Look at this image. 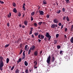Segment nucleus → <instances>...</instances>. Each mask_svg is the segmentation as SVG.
<instances>
[{
    "label": "nucleus",
    "mask_w": 73,
    "mask_h": 73,
    "mask_svg": "<svg viewBox=\"0 0 73 73\" xmlns=\"http://www.w3.org/2000/svg\"><path fill=\"white\" fill-rule=\"evenodd\" d=\"M57 40H54V44H57Z\"/></svg>",
    "instance_id": "nucleus-19"
},
{
    "label": "nucleus",
    "mask_w": 73,
    "mask_h": 73,
    "mask_svg": "<svg viewBox=\"0 0 73 73\" xmlns=\"http://www.w3.org/2000/svg\"><path fill=\"white\" fill-rule=\"evenodd\" d=\"M31 52V48H30V49H29V52Z\"/></svg>",
    "instance_id": "nucleus-59"
},
{
    "label": "nucleus",
    "mask_w": 73,
    "mask_h": 73,
    "mask_svg": "<svg viewBox=\"0 0 73 73\" xmlns=\"http://www.w3.org/2000/svg\"><path fill=\"white\" fill-rule=\"evenodd\" d=\"M45 36L46 37H47L48 38V41H49L50 40V38H51V36L49 34V33H46V35H45Z\"/></svg>",
    "instance_id": "nucleus-2"
},
{
    "label": "nucleus",
    "mask_w": 73,
    "mask_h": 73,
    "mask_svg": "<svg viewBox=\"0 0 73 73\" xmlns=\"http://www.w3.org/2000/svg\"><path fill=\"white\" fill-rule=\"evenodd\" d=\"M71 31H73V25H71V29H70Z\"/></svg>",
    "instance_id": "nucleus-25"
},
{
    "label": "nucleus",
    "mask_w": 73,
    "mask_h": 73,
    "mask_svg": "<svg viewBox=\"0 0 73 73\" xmlns=\"http://www.w3.org/2000/svg\"><path fill=\"white\" fill-rule=\"evenodd\" d=\"M64 36L65 38H67V36H66V35H64Z\"/></svg>",
    "instance_id": "nucleus-55"
},
{
    "label": "nucleus",
    "mask_w": 73,
    "mask_h": 73,
    "mask_svg": "<svg viewBox=\"0 0 73 73\" xmlns=\"http://www.w3.org/2000/svg\"><path fill=\"white\" fill-rule=\"evenodd\" d=\"M38 51L36 50L34 52V55L35 56H37V55H38Z\"/></svg>",
    "instance_id": "nucleus-7"
},
{
    "label": "nucleus",
    "mask_w": 73,
    "mask_h": 73,
    "mask_svg": "<svg viewBox=\"0 0 73 73\" xmlns=\"http://www.w3.org/2000/svg\"><path fill=\"white\" fill-rule=\"evenodd\" d=\"M39 42H41V40L40 39H38Z\"/></svg>",
    "instance_id": "nucleus-52"
},
{
    "label": "nucleus",
    "mask_w": 73,
    "mask_h": 73,
    "mask_svg": "<svg viewBox=\"0 0 73 73\" xmlns=\"http://www.w3.org/2000/svg\"><path fill=\"white\" fill-rule=\"evenodd\" d=\"M31 21H33V18L32 17H31Z\"/></svg>",
    "instance_id": "nucleus-39"
},
{
    "label": "nucleus",
    "mask_w": 73,
    "mask_h": 73,
    "mask_svg": "<svg viewBox=\"0 0 73 73\" xmlns=\"http://www.w3.org/2000/svg\"><path fill=\"white\" fill-rule=\"evenodd\" d=\"M35 48H36V46L35 45H33L32 47L30 48V49L32 50H34L35 49Z\"/></svg>",
    "instance_id": "nucleus-4"
},
{
    "label": "nucleus",
    "mask_w": 73,
    "mask_h": 73,
    "mask_svg": "<svg viewBox=\"0 0 73 73\" xmlns=\"http://www.w3.org/2000/svg\"><path fill=\"white\" fill-rule=\"evenodd\" d=\"M28 23V22L27 21H25L24 22V24L25 25H27L28 24L27 23Z\"/></svg>",
    "instance_id": "nucleus-11"
},
{
    "label": "nucleus",
    "mask_w": 73,
    "mask_h": 73,
    "mask_svg": "<svg viewBox=\"0 0 73 73\" xmlns=\"http://www.w3.org/2000/svg\"><path fill=\"white\" fill-rule=\"evenodd\" d=\"M12 5L13 7H16V4L15 2H14L12 3Z\"/></svg>",
    "instance_id": "nucleus-18"
},
{
    "label": "nucleus",
    "mask_w": 73,
    "mask_h": 73,
    "mask_svg": "<svg viewBox=\"0 0 73 73\" xmlns=\"http://www.w3.org/2000/svg\"><path fill=\"white\" fill-rule=\"evenodd\" d=\"M46 17H47V18H48H48H49V15H47V16H46Z\"/></svg>",
    "instance_id": "nucleus-48"
},
{
    "label": "nucleus",
    "mask_w": 73,
    "mask_h": 73,
    "mask_svg": "<svg viewBox=\"0 0 73 73\" xmlns=\"http://www.w3.org/2000/svg\"><path fill=\"white\" fill-rule=\"evenodd\" d=\"M15 73H19V69H17L15 71Z\"/></svg>",
    "instance_id": "nucleus-21"
},
{
    "label": "nucleus",
    "mask_w": 73,
    "mask_h": 73,
    "mask_svg": "<svg viewBox=\"0 0 73 73\" xmlns=\"http://www.w3.org/2000/svg\"><path fill=\"white\" fill-rule=\"evenodd\" d=\"M0 62H3V60H4V58L2 56H0Z\"/></svg>",
    "instance_id": "nucleus-9"
},
{
    "label": "nucleus",
    "mask_w": 73,
    "mask_h": 73,
    "mask_svg": "<svg viewBox=\"0 0 73 73\" xmlns=\"http://www.w3.org/2000/svg\"><path fill=\"white\" fill-rule=\"evenodd\" d=\"M21 13L19 12V13L18 16H19V17H20V16H21Z\"/></svg>",
    "instance_id": "nucleus-28"
},
{
    "label": "nucleus",
    "mask_w": 73,
    "mask_h": 73,
    "mask_svg": "<svg viewBox=\"0 0 73 73\" xmlns=\"http://www.w3.org/2000/svg\"><path fill=\"white\" fill-rule=\"evenodd\" d=\"M57 62H56V61H55L54 62V64L55 65H56V64H57Z\"/></svg>",
    "instance_id": "nucleus-60"
},
{
    "label": "nucleus",
    "mask_w": 73,
    "mask_h": 73,
    "mask_svg": "<svg viewBox=\"0 0 73 73\" xmlns=\"http://www.w3.org/2000/svg\"><path fill=\"white\" fill-rule=\"evenodd\" d=\"M33 28L32 27H31V31H32V32L33 31Z\"/></svg>",
    "instance_id": "nucleus-41"
},
{
    "label": "nucleus",
    "mask_w": 73,
    "mask_h": 73,
    "mask_svg": "<svg viewBox=\"0 0 73 73\" xmlns=\"http://www.w3.org/2000/svg\"><path fill=\"white\" fill-rule=\"evenodd\" d=\"M0 3H1V4H4V2L3 1H1L0 0Z\"/></svg>",
    "instance_id": "nucleus-36"
},
{
    "label": "nucleus",
    "mask_w": 73,
    "mask_h": 73,
    "mask_svg": "<svg viewBox=\"0 0 73 73\" xmlns=\"http://www.w3.org/2000/svg\"><path fill=\"white\" fill-rule=\"evenodd\" d=\"M22 27L23 28H25V27L24 25H23L22 26Z\"/></svg>",
    "instance_id": "nucleus-54"
},
{
    "label": "nucleus",
    "mask_w": 73,
    "mask_h": 73,
    "mask_svg": "<svg viewBox=\"0 0 73 73\" xmlns=\"http://www.w3.org/2000/svg\"><path fill=\"white\" fill-rule=\"evenodd\" d=\"M58 36H59V34H57L56 35V37H58Z\"/></svg>",
    "instance_id": "nucleus-44"
},
{
    "label": "nucleus",
    "mask_w": 73,
    "mask_h": 73,
    "mask_svg": "<svg viewBox=\"0 0 73 73\" xmlns=\"http://www.w3.org/2000/svg\"><path fill=\"white\" fill-rule=\"evenodd\" d=\"M8 15V17L9 18H10V17H11V16H10V15Z\"/></svg>",
    "instance_id": "nucleus-57"
},
{
    "label": "nucleus",
    "mask_w": 73,
    "mask_h": 73,
    "mask_svg": "<svg viewBox=\"0 0 73 73\" xmlns=\"http://www.w3.org/2000/svg\"><path fill=\"white\" fill-rule=\"evenodd\" d=\"M34 25L35 26V27H37V25L36 23H34Z\"/></svg>",
    "instance_id": "nucleus-35"
},
{
    "label": "nucleus",
    "mask_w": 73,
    "mask_h": 73,
    "mask_svg": "<svg viewBox=\"0 0 73 73\" xmlns=\"http://www.w3.org/2000/svg\"><path fill=\"white\" fill-rule=\"evenodd\" d=\"M64 27V26L63 25H61V29H62V28H63V27Z\"/></svg>",
    "instance_id": "nucleus-47"
},
{
    "label": "nucleus",
    "mask_w": 73,
    "mask_h": 73,
    "mask_svg": "<svg viewBox=\"0 0 73 73\" xmlns=\"http://www.w3.org/2000/svg\"><path fill=\"white\" fill-rule=\"evenodd\" d=\"M24 64L25 66H28V63L27 61H25Z\"/></svg>",
    "instance_id": "nucleus-12"
},
{
    "label": "nucleus",
    "mask_w": 73,
    "mask_h": 73,
    "mask_svg": "<svg viewBox=\"0 0 73 73\" xmlns=\"http://www.w3.org/2000/svg\"><path fill=\"white\" fill-rule=\"evenodd\" d=\"M54 60H55V58H54V56H52V62H54Z\"/></svg>",
    "instance_id": "nucleus-15"
},
{
    "label": "nucleus",
    "mask_w": 73,
    "mask_h": 73,
    "mask_svg": "<svg viewBox=\"0 0 73 73\" xmlns=\"http://www.w3.org/2000/svg\"><path fill=\"white\" fill-rule=\"evenodd\" d=\"M66 20L67 21H69V17H67L66 18Z\"/></svg>",
    "instance_id": "nucleus-26"
},
{
    "label": "nucleus",
    "mask_w": 73,
    "mask_h": 73,
    "mask_svg": "<svg viewBox=\"0 0 73 73\" xmlns=\"http://www.w3.org/2000/svg\"><path fill=\"white\" fill-rule=\"evenodd\" d=\"M25 58V56H24L22 58V60H24Z\"/></svg>",
    "instance_id": "nucleus-38"
},
{
    "label": "nucleus",
    "mask_w": 73,
    "mask_h": 73,
    "mask_svg": "<svg viewBox=\"0 0 73 73\" xmlns=\"http://www.w3.org/2000/svg\"><path fill=\"white\" fill-rule=\"evenodd\" d=\"M68 30V29H67V28H65V32H66V31Z\"/></svg>",
    "instance_id": "nucleus-53"
},
{
    "label": "nucleus",
    "mask_w": 73,
    "mask_h": 73,
    "mask_svg": "<svg viewBox=\"0 0 73 73\" xmlns=\"http://www.w3.org/2000/svg\"><path fill=\"white\" fill-rule=\"evenodd\" d=\"M32 33V31H30L29 33V35H31Z\"/></svg>",
    "instance_id": "nucleus-43"
},
{
    "label": "nucleus",
    "mask_w": 73,
    "mask_h": 73,
    "mask_svg": "<svg viewBox=\"0 0 73 73\" xmlns=\"http://www.w3.org/2000/svg\"><path fill=\"white\" fill-rule=\"evenodd\" d=\"M34 35L36 36L38 35V33H34Z\"/></svg>",
    "instance_id": "nucleus-23"
},
{
    "label": "nucleus",
    "mask_w": 73,
    "mask_h": 73,
    "mask_svg": "<svg viewBox=\"0 0 73 73\" xmlns=\"http://www.w3.org/2000/svg\"><path fill=\"white\" fill-rule=\"evenodd\" d=\"M28 45H26L25 46V50H27V47H28Z\"/></svg>",
    "instance_id": "nucleus-32"
},
{
    "label": "nucleus",
    "mask_w": 73,
    "mask_h": 73,
    "mask_svg": "<svg viewBox=\"0 0 73 73\" xmlns=\"http://www.w3.org/2000/svg\"><path fill=\"white\" fill-rule=\"evenodd\" d=\"M39 13L41 15H44V12L42 11H39Z\"/></svg>",
    "instance_id": "nucleus-8"
},
{
    "label": "nucleus",
    "mask_w": 73,
    "mask_h": 73,
    "mask_svg": "<svg viewBox=\"0 0 73 73\" xmlns=\"http://www.w3.org/2000/svg\"><path fill=\"white\" fill-rule=\"evenodd\" d=\"M23 10H24V11H25V8H23Z\"/></svg>",
    "instance_id": "nucleus-64"
},
{
    "label": "nucleus",
    "mask_w": 73,
    "mask_h": 73,
    "mask_svg": "<svg viewBox=\"0 0 73 73\" xmlns=\"http://www.w3.org/2000/svg\"><path fill=\"white\" fill-rule=\"evenodd\" d=\"M7 26H8V27H9V25H10L9 23H7Z\"/></svg>",
    "instance_id": "nucleus-50"
},
{
    "label": "nucleus",
    "mask_w": 73,
    "mask_h": 73,
    "mask_svg": "<svg viewBox=\"0 0 73 73\" xmlns=\"http://www.w3.org/2000/svg\"><path fill=\"white\" fill-rule=\"evenodd\" d=\"M70 41L71 43H73V37H72L70 39Z\"/></svg>",
    "instance_id": "nucleus-14"
},
{
    "label": "nucleus",
    "mask_w": 73,
    "mask_h": 73,
    "mask_svg": "<svg viewBox=\"0 0 73 73\" xmlns=\"http://www.w3.org/2000/svg\"><path fill=\"white\" fill-rule=\"evenodd\" d=\"M23 50L22 49L21 50L20 52L19 53V54H21L22 53V52H23Z\"/></svg>",
    "instance_id": "nucleus-30"
},
{
    "label": "nucleus",
    "mask_w": 73,
    "mask_h": 73,
    "mask_svg": "<svg viewBox=\"0 0 73 73\" xmlns=\"http://www.w3.org/2000/svg\"><path fill=\"white\" fill-rule=\"evenodd\" d=\"M51 28H55V25L54 24H52L51 26Z\"/></svg>",
    "instance_id": "nucleus-13"
},
{
    "label": "nucleus",
    "mask_w": 73,
    "mask_h": 73,
    "mask_svg": "<svg viewBox=\"0 0 73 73\" xmlns=\"http://www.w3.org/2000/svg\"><path fill=\"white\" fill-rule=\"evenodd\" d=\"M3 68V67H0V70H3V68Z\"/></svg>",
    "instance_id": "nucleus-42"
},
{
    "label": "nucleus",
    "mask_w": 73,
    "mask_h": 73,
    "mask_svg": "<svg viewBox=\"0 0 73 73\" xmlns=\"http://www.w3.org/2000/svg\"><path fill=\"white\" fill-rule=\"evenodd\" d=\"M37 64V62H36L35 64V66H36V65Z\"/></svg>",
    "instance_id": "nucleus-49"
},
{
    "label": "nucleus",
    "mask_w": 73,
    "mask_h": 73,
    "mask_svg": "<svg viewBox=\"0 0 73 73\" xmlns=\"http://www.w3.org/2000/svg\"><path fill=\"white\" fill-rule=\"evenodd\" d=\"M21 25H19V27H20V28H21Z\"/></svg>",
    "instance_id": "nucleus-63"
},
{
    "label": "nucleus",
    "mask_w": 73,
    "mask_h": 73,
    "mask_svg": "<svg viewBox=\"0 0 73 73\" xmlns=\"http://www.w3.org/2000/svg\"><path fill=\"white\" fill-rule=\"evenodd\" d=\"M21 61V58H20L19 59V60L17 61V62L19 63Z\"/></svg>",
    "instance_id": "nucleus-16"
},
{
    "label": "nucleus",
    "mask_w": 73,
    "mask_h": 73,
    "mask_svg": "<svg viewBox=\"0 0 73 73\" xmlns=\"http://www.w3.org/2000/svg\"><path fill=\"white\" fill-rule=\"evenodd\" d=\"M25 72L26 73H28V69L26 70L25 71Z\"/></svg>",
    "instance_id": "nucleus-33"
},
{
    "label": "nucleus",
    "mask_w": 73,
    "mask_h": 73,
    "mask_svg": "<svg viewBox=\"0 0 73 73\" xmlns=\"http://www.w3.org/2000/svg\"><path fill=\"white\" fill-rule=\"evenodd\" d=\"M9 15H10V16H11V13L10 12V13H9Z\"/></svg>",
    "instance_id": "nucleus-62"
},
{
    "label": "nucleus",
    "mask_w": 73,
    "mask_h": 73,
    "mask_svg": "<svg viewBox=\"0 0 73 73\" xmlns=\"http://www.w3.org/2000/svg\"><path fill=\"white\" fill-rule=\"evenodd\" d=\"M9 44H6L5 46V48H7V47H8V46H9Z\"/></svg>",
    "instance_id": "nucleus-27"
},
{
    "label": "nucleus",
    "mask_w": 73,
    "mask_h": 73,
    "mask_svg": "<svg viewBox=\"0 0 73 73\" xmlns=\"http://www.w3.org/2000/svg\"><path fill=\"white\" fill-rule=\"evenodd\" d=\"M69 0H66V3H68V1H69Z\"/></svg>",
    "instance_id": "nucleus-58"
},
{
    "label": "nucleus",
    "mask_w": 73,
    "mask_h": 73,
    "mask_svg": "<svg viewBox=\"0 0 73 73\" xmlns=\"http://www.w3.org/2000/svg\"><path fill=\"white\" fill-rule=\"evenodd\" d=\"M58 25L59 26H61V25H62V24H61V23H59Z\"/></svg>",
    "instance_id": "nucleus-40"
},
{
    "label": "nucleus",
    "mask_w": 73,
    "mask_h": 73,
    "mask_svg": "<svg viewBox=\"0 0 73 73\" xmlns=\"http://www.w3.org/2000/svg\"><path fill=\"white\" fill-rule=\"evenodd\" d=\"M35 14V12L33 11L31 13V16H33Z\"/></svg>",
    "instance_id": "nucleus-22"
},
{
    "label": "nucleus",
    "mask_w": 73,
    "mask_h": 73,
    "mask_svg": "<svg viewBox=\"0 0 73 73\" xmlns=\"http://www.w3.org/2000/svg\"><path fill=\"white\" fill-rule=\"evenodd\" d=\"M4 66V63L3 62H0V67H3Z\"/></svg>",
    "instance_id": "nucleus-6"
},
{
    "label": "nucleus",
    "mask_w": 73,
    "mask_h": 73,
    "mask_svg": "<svg viewBox=\"0 0 73 73\" xmlns=\"http://www.w3.org/2000/svg\"><path fill=\"white\" fill-rule=\"evenodd\" d=\"M62 11L63 12H64L66 11V10H65V8H63Z\"/></svg>",
    "instance_id": "nucleus-29"
},
{
    "label": "nucleus",
    "mask_w": 73,
    "mask_h": 73,
    "mask_svg": "<svg viewBox=\"0 0 73 73\" xmlns=\"http://www.w3.org/2000/svg\"><path fill=\"white\" fill-rule=\"evenodd\" d=\"M13 12L15 13H17V10L15 8L13 9Z\"/></svg>",
    "instance_id": "nucleus-10"
},
{
    "label": "nucleus",
    "mask_w": 73,
    "mask_h": 73,
    "mask_svg": "<svg viewBox=\"0 0 73 73\" xmlns=\"http://www.w3.org/2000/svg\"><path fill=\"white\" fill-rule=\"evenodd\" d=\"M42 23V22H40L38 23V24L39 25H41Z\"/></svg>",
    "instance_id": "nucleus-24"
},
{
    "label": "nucleus",
    "mask_w": 73,
    "mask_h": 73,
    "mask_svg": "<svg viewBox=\"0 0 73 73\" xmlns=\"http://www.w3.org/2000/svg\"><path fill=\"white\" fill-rule=\"evenodd\" d=\"M32 37L33 38H34V37H35L34 36V35H33V34L32 35Z\"/></svg>",
    "instance_id": "nucleus-56"
},
{
    "label": "nucleus",
    "mask_w": 73,
    "mask_h": 73,
    "mask_svg": "<svg viewBox=\"0 0 73 73\" xmlns=\"http://www.w3.org/2000/svg\"><path fill=\"white\" fill-rule=\"evenodd\" d=\"M38 38H40L41 39H43L44 38V35H41L40 34H39L38 35Z\"/></svg>",
    "instance_id": "nucleus-3"
},
{
    "label": "nucleus",
    "mask_w": 73,
    "mask_h": 73,
    "mask_svg": "<svg viewBox=\"0 0 73 73\" xmlns=\"http://www.w3.org/2000/svg\"><path fill=\"white\" fill-rule=\"evenodd\" d=\"M57 49H59L60 48H61V46H60L58 45L57 46Z\"/></svg>",
    "instance_id": "nucleus-31"
},
{
    "label": "nucleus",
    "mask_w": 73,
    "mask_h": 73,
    "mask_svg": "<svg viewBox=\"0 0 73 73\" xmlns=\"http://www.w3.org/2000/svg\"><path fill=\"white\" fill-rule=\"evenodd\" d=\"M50 58H51V57H50V56L49 55L47 58V60H46V62L48 64H50Z\"/></svg>",
    "instance_id": "nucleus-1"
},
{
    "label": "nucleus",
    "mask_w": 73,
    "mask_h": 73,
    "mask_svg": "<svg viewBox=\"0 0 73 73\" xmlns=\"http://www.w3.org/2000/svg\"><path fill=\"white\" fill-rule=\"evenodd\" d=\"M14 66H13V67H12L11 69V70H13V69H14Z\"/></svg>",
    "instance_id": "nucleus-45"
},
{
    "label": "nucleus",
    "mask_w": 73,
    "mask_h": 73,
    "mask_svg": "<svg viewBox=\"0 0 73 73\" xmlns=\"http://www.w3.org/2000/svg\"><path fill=\"white\" fill-rule=\"evenodd\" d=\"M23 56H25V52L24 51L23 52Z\"/></svg>",
    "instance_id": "nucleus-46"
},
{
    "label": "nucleus",
    "mask_w": 73,
    "mask_h": 73,
    "mask_svg": "<svg viewBox=\"0 0 73 73\" xmlns=\"http://www.w3.org/2000/svg\"><path fill=\"white\" fill-rule=\"evenodd\" d=\"M60 12H61V10H59L58 12L57 13H60Z\"/></svg>",
    "instance_id": "nucleus-51"
},
{
    "label": "nucleus",
    "mask_w": 73,
    "mask_h": 73,
    "mask_svg": "<svg viewBox=\"0 0 73 73\" xmlns=\"http://www.w3.org/2000/svg\"><path fill=\"white\" fill-rule=\"evenodd\" d=\"M9 61V59L8 58H7L6 59V62L7 63H8Z\"/></svg>",
    "instance_id": "nucleus-20"
},
{
    "label": "nucleus",
    "mask_w": 73,
    "mask_h": 73,
    "mask_svg": "<svg viewBox=\"0 0 73 73\" xmlns=\"http://www.w3.org/2000/svg\"><path fill=\"white\" fill-rule=\"evenodd\" d=\"M42 53V51L41 50L40 53V54H41V53Z\"/></svg>",
    "instance_id": "nucleus-61"
},
{
    "label": "nucleus",
    "mask_w": 73,
    "mask_h": 73,
    "mask_svg": "<svg viewBox=\"0 0 73 73\" xmlns=\"http://www.w3.org/2000/svg\"><path fill=\"white\" fill-rule=\"evenodd\" d=\"M53 22L54 23H58V20L57 19H55L53 20Z\"/></svg>",
    "instance_id": "nucleus-5"
},
{
    "label": "nucleus",
    "mask_w": 73,
    "mask_h": 73,
    "mask_svg": "<svg viewBox=\"0 0 73 73\" xmlns=\"http://www.w3.org/2000/svg\"><path fill=\"white\" fill-rule=\"evenodd\" d=\"M62 52H63V51H62V50H60V54H62ZM63 53H62V54H63Z\"/></svg>",
    "instance_id": "nucleus-37"
},
{
    "label": "nucleus",
    "mask_w": 73,
    "mask_h": 73,
    "mask_svg": "<svg viewBox=\"0 0 73 73\" xmlns=\"http://www.w3.org/2000/svg\"><path fill=\"white\" fill-rule=\"evenodd\" d=\"M66 16L64 17L63 18V19L64 20H65L66 19Z\"/></svg>",
    "instance_id": "nucleus-34"
},
{
    "label": "nucleus",
    "mask_w": 73,
    "mask_h": 73,
    "mask_svg": "<svg viewBox=\"0 0 73 73\" xmlns=\"http://www.w3.org/2000/svg\"><path fill=\"white\" fill-rule=\"evenodd\" d=\"M43 4H47V3H46V1L45 0H44L43 1Z\"/></svg>",
    "instance_id": "nucleus-17"
}]
</instances>
